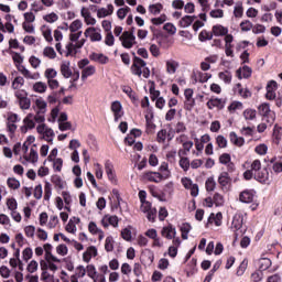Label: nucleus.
<instances>
[{
  "label": "nucleus",
  "mask_w": 282,
  "mask_h": 282,
  "mask_svg": "<svg viewBox=\"0 0 282 282\" xmlns=\"http://www.w3.org/2000/svg\"><path fill=\"white\" fill-rule=\"evenodd\" d=\"M119 41H121L122 47L131 50V47L135 45V34L130 31H124L119 37Z\"/></svg>",
  "instance_id": "obj_1"
},
{
  "label": "nucleus",
  "mask_w": 282,
  "mask_h": 282,
  "mask_svg": "<svg viewBox=\"0 0 282 282\" xmlns=\"http://www.w3.org/2000/svg\"><path fill=\"white\" fill-rule=\"evenodd\" d=\"M243 215L241 213L235 214L231 223L232 232H237L236 235H243Z\"/></svg>",
  "instance_id": "obj_2"
},
{
  "label": "nucleus",
  "mask_w": 282,
  "mask_h": 282,
  "mask_svg": "<svg viewBox=\"0 0 282 282\" xmlns=\"http://www.w3.org/2000/svg\"><path fill=\"white\" fill-rule=\"evenodd\" d=\"M36 131L37 133H40V135H43L44 140H46V142H54V130H52V128L47 127V124L42 123L39 124L36 127Z\"/></svg>",
  "instance_id": "obj_3"
},
{
  "label": "nucleus",
  "mask_w": 282,
  "mask_h": 282,
  "mask_svg": "<svg viewBox=\"0 0 282 282\" xmlns=\"http://www.w3.org/2000/svg\"><path fill=\"white\" fill-rule=\"evenodd\" d=\"M258 110L260 116H263L269 124H272V122H274L276 115H274V111L270 109L269 104H262L261 106H259Z\"/></svg>",
  "instance_id": "obj_4"
},
{
  "label": "nucleus",
  "mask_w": 282,
  "mask_h": 282,
  "mask_svg": "<svg viewBox=\"0 0 282 282\" xmlns=\"http://www.w3.org/2000/svg\"><path fill=\"white\" fill-rule=\"evenodd\" d=\"M86 41L87 40L82 39V40L76 41L75 44L72 42H68L66 44L65 56H76L77 50H80L83 47V45H85Z\"/></svg>",
  "instance_id": "obj_5"
},
{
  "label": "nucleus",
  "mask_w": 282,
  "mask_h": 282,
  "mask_svg": "<svg viewBox=\"0 0 282 282\" xmlns=\"http://www.w3.org/2000/svg\"><path fill=\"white\" fill-rule=\"evenodd\" d=\"M142 67H147V62H144V59L138 57V56H134L133 58V63H132V66H131V72L132 74H134V76H142Z\"/></svg>",
  "instance_id": "obj_6"
},
{
  "label": "nucleus",
  "mask_w": 282,
  "mask_h": 282,
  "mask_svg": "<svg viewBox=\"0 0 282 282\" xmlns=\"http://www.w3.org/2000/svg\"><path fill=\"white\" fill-rule=\"evenodd\" d=\"M17 69H18V72H20V74H22V76H24V78H26V80L41 79V73H39V72L32 73V72H30V69H26L25 66H23V65H17Z\"/></svg>",
  "instance_id": "obj_7"
},
{
  "label": "nucleus",
  "mask_w": 282,
  "mask_h": 282,
  "mask_svg": "<svg viewBox=\"0 0 282 282\" xmlns=\"http://www.w3.org/2000/svg\"><path fill=\"white\" fill-rule=\"evenodd\" d=\"M143 180H145V182H152L154 184H160V182L165 181L162 174H160V172H153V171L144 172Z\"/></svg>",
  "instance_id": "obj_8"
},
{
  "label": "nucleus",
  "mask_w": 282,
  "mask_h": 282,
  "mask_svg": "<svg viewBox=\"0 0 282 282\" xmlns=\"http://www.w3.org/2000/svg\"><path fill=\"white\" fill-rule=\"evenodd\" d=\"M84 35L86 36V39H90L93 43L102 41V34H100V31H98L96 28L86 29Z\"/></svg>",
  "instance_id": "obj_9"
},
{
  "label": "nucleus",
  "mask_w": 282,
  "mask_h": 282,
  "mask_svg": "<svg viewBox=\"0 0 282 282\" xmlns=\"http://www.w3.org/2000/svg\"><path fill=\"white\" fill-rule=\"evenodd\" d=\"M34 127H36V123L34 121V113L26 115V117L23 119V126L21 127V132L28 133V130L34 129Z\"/></svg>",
  "instance_id": "obj_10"
},
{
  "label": "nucleus",
  "mask_w": 282,
  "mask_h": 282,
  "mask_svg": "<svg viewBox=\"0 0 282 282\" xmlns=\"http://www.w3.org/2000/svg\"><path fill=\"white\" fill-rule=\"evenodd\" d=\"M145 132L149 134V135H153V133H155V129H156V126L155 123L153 122V112H149L148 115H145Z\"/></svg>",
  "instance_id": "obj_11"
},
{
  "label": "nucleus",
  "mask_w": 282,
  "mask_h": 282,
  "mask_svg": "<svg viewBox=\"0 0 282 282\" xmlns=\"http://www.w3.org/2000/svg\"><path fill=\"white\" fill-rule=\"evenodd\" d=\"M226 107V99L221 98H212L207 101V108L208 109H224Z\"/></svg>",
  "instance_id": "obj_12"
},
{
  "label": "nucleus",
  "mask_w": 282,
  "mask_h": 282,
  "mask_svg": "<svg viewBox=\"0 0 282 282\" xmlns=\"http://www.w3.org/2000/svg\"><path fill=\"white\" fill-rule=\"evenodd\" d=\"M161 235L162 237L169 240L175 239V236L177 235V230L175 229V227H173V225H167L162 228Z\"/></svg>",
  "instance_id": "obj_13"
},
{
  "label": "nucleus",
  "mask_w": 282,
  "mask_h": 282,
  "mask_svg": "<svg viewBox=\"0 0 282 282\" xmlns=\"http://www.w3.org/2000/svg\"><path fill=\"white\" fill-rule=\"evenodd\" d=\"M239 199L242 204H252V202H254V191L245 189L240 193Z\"/></svg>",
  "instance_id": "obj_14"
},
{
  "label": "nucleus",
  "mask_w": 282,
  "mask_h": 282,
  "mask_svg": "<svg viewBox=\"0 0 282 282\" xmlns=\"http://www.w3.org/2000/svg\"><path fill=\"white\" fill-rule=\"evenodd\" d=\"M111 111L115 116V122H118L120 118H122L123 112H122V104L120 101H113L111 104Z\"/></svg>",
  "instance_id": "obj_15"
},
{
  "label": "nucleus",
  "mask_w": 282,
  "mask_h": 282,
  "mask_svg": "<svg viewBox=\"0 0 282 282\" xmlns=\"http://www.w3.org/2000/svg\"><path fill=\"white\" fill-rule=\"evenodd\" d=\"M105 171L108 175V180H110L112 184H116V171H113V163H111V161H106Z\"/></svg>",
  "instance_id": "obj_16"
},
{
  "label": "nucleus",
  "mask_w": 282,
  "mask_h": 282,
  "mask_svg": "<svg viewBox=\"0 0 282 282\" xmlns=\"http://www.w3.org/2000/svg\"><path fill=\"white\" fill-rule=\"evenodd\" d=\"M87 274V269L83 265H78L75 269V274L70 276V282H78V279H84Z\"/></svg>",
  "instance_id": "obj_17"
},
{
  "label": "nucleus",
  "mask_w": 282,
  "mask_h": 282,
  "mask_svg": "<svg viewBox=\"0 0 282 282\" xmlns=\"http://www.w3.org/2000/svg\"><path fill=\"white\" fill-rule=\"evenodd\" d=\"M33 110L39 111L40 113H47V102L43 98L35 99L33 105Z\"/></svg>",
  "instance_id": "obj_18"
},
{
  "label": "nucleus",
  "mask_w": 282,
  "mask_h": 282,
  "mask_svg": "<svg viewBox=\"0 0 282 282\" xmlns=\"http://www.w3.org/2000/svg\"><path fill=\"white\" fill-rule=\"evenodd\" d=\"M166 140L171 142V140H173V137L171 135V133H169V131H166V129L160 130L156 134V142H159L160 144H164Z\"/></svg>",
  "instance_id": "obj_19"
},
{
  "label": "nucleus",
  "mask_w": 282,
  "mask_h": 282,
  "mask_svg": "<svg viewBox=\"0 0 282 282\" xmlns=\"http://www.w3.org/2000/svg\"><path fill=\"white\" fill-rule=\"evenodd\" d=\"M90 61H94L95 63H99L100 65H107L109 63V57H107L102 53H93L89 56Z\"/></svg>",
  "instance_id": "obj_20"
},
{
  "label": "nucleus",
  "mask_w": 282,
  "mask_h": 282,
  "mask_svg": "<svg viewBox=\"0 0 282 282\" xmlns=\"http://www.w3.org/2000/svg\"><path fill=\"white\" fill-rule=\"evenodd\" d=\"M111 14H113V4H108L107 8L97 10L98 19H105L106 17H111Z\"/></svg>",
  "instance_id": "obj_21"
},
{
  "label": "nucleus",
  "mask_w": 282,
  "mask_h": 282,
  "mask_svg": "<svg viewBox=\"0 0 282 282\" xmlns=\"http://www.w3.org/2000/svg\"><path fill=\"white\" fill-rule=\"evenodd\" d=\"M52 245L45 243L44 245V252L46 261H54L56 263H61V259L56 258V256L52 254Z\"/></svg>",
  "instance_id": "obj_22"
},
{
  "label": "nucleus",
  "mask_w": 282,
  "mask_h": 282,
  "mask_svg": "<svg viewBox=\"0 0 282 282\" xmlns=\"http://www.w3.org/2000/svg\"><path fill=\"white\" fill-rule=\"evenodd\" d=\"M195 19H197L195 15H185L180 20L178 25L180 28H191L195 22Z\"/></svg>",
  "instance_id": "obj_23"
},
{
  "label": "nucleus",
  "mask_w": 282,
  "mask_h": 282,
  "mask_svg": "<svg viewBox=\"0 0 282 282\" xmlns=\"http://www.w3.org/2000/svg\"><path fill=\"white\" fill-rule=\"evenodd\" d=\"M159 173L163 177V180H170L171 177V170H169V163L162 162L159 166Z\"/></svg>",
  "instance_id": "obj_24"
},
{
  "label": "nucleus",
  "mask_w": 282,
  "mask_h": 282,
  "mask_svg": "<svg viewBox=\"0 0 282 282\" xmlns=\"http://www.w3.org/2000/svg\"><path fill=\"white\" fill-rule=\"evenodd\" d=\"M268 177H270V174L268 173L267 169H262L259 171V173L254 174V180L261 184H265V182H268Z\"/></svg>",
  "instance_id": "obj_25"
},
{
  "label": "nucleus",
  "mask_w": 282,
  "mask_h": 282,
  "mask_svg": "<svg viewBox=\"0 0 282 282\" xmlns=\"http://www.w3.org/2000/svg\"><path fill=\"white\" fill-rule=\"evenodd\" d=\"M212 32H213L214 36H226V34H228V28L217 24V25L213 26Z\"/></svg>",
  "instance_id": "obj_26"
},
{
  "label": "nucleus",
  "mask_w": 282,
  "mask_h": 282,
  "mask_svg": "<svg viewBox=\"0 0 282 282\" xmlns=\"http://www.w3.org/2000/svg\"><path fill=\"white\" fill-rule=\"evenodd\" d=\"M218 184L221 186V188H226L230 184V175L228 172L220 173Z\"/></svg>",
  "instance_id": "obj_27"
},
{
  "label": "nucleus",
  "mask_w": 282,
  "mask_h": 282,
  "mask_svg": "<svg viewBox=\"0 0 282 282\" xmlns=\"http://www.w3.org/2000/svg\"><path fill=\"white\" fill-rule=\"evenodd\" d=\"M270 265H272V260H270V258H260L258 261V268L260 272L268 270Z\"/></svg>",
  "instance_id": "obj_28"
},
{
  "label": "nucleus",
  "mask_w": 282,
  "mask_h": 282,
  "mask_svg": "<svg viewBox=\"0 0 282 282\" xmlns=\"http://www.w3.org/2000/svg\"><path fill=\"white\" fill-rule=\"evenodd\" d=\"M96 74V66L89 65L82 70V80H87L89 76H94Z\"/></svg>",
  "instance_id": "obj_29"
},
{
  "label": "nucleus",
  "mask_w": 282,
  "mask_h": 282,
  "mask_svg": "<svg viewBox=\"0 0 282 282\" xmlns=\"http://www.w3.org/2000/svg\"><path fill=\"white\" fill-rule=\"evenodd\" d=\"M218 78L223 80L225 85H230L232 83V73L229 70L220 72Z\"/></svg>",
  "instance_id": "obj_30"
},
{
  "label": "nucleus",
  "mask_w": 282,
  "mask_h": 282,
  "mask_svg": "<svg viewBox=\"0 0 282 282\" xmlns=\"http://www.w3.org/2000/svg\"><path fill=\"white\" fill-rule=\"evenodd\" d=\"M24 160H26V162H31L32 164H35V162H39V152H36V149L31 148L30 154L29 155L25 154Z\"/></svg>",
  "instance_id": "obj_31"
},
{
  "label": "nucleus",
  "mask_w": 282,
  "mask_h": 282,
  "mask_svg": "<svg viewBox=\"0 0 282 282\" xmlns=\"http://www.w3.org/2000/svg\"><path fill=\"white\" fill-rule=\"evenodd\" d=\"M61 74H62V76H64V78H70L72 77V68H69V62L62 63Z\"/></svg>",
  "instance_id": "obj_32"
},
{
  "label": "nucleus",
  "mask_w": 282,
  "mask_h": 282,
  "mask_svg": "<svg viewBox=\"0 0 282 282\" xmlns=\"http://www.w3.org/2000/svg\"><path fill=\"white\" fill-rule=\"evenodd\" d=\"M33 91L35 94H45L47 91V84L44 82H37L33 85Z\"/></svg>",
  "instance_id": "obj_33"
},
{
  "label": "nucleus",
  "mask_w": 282,
  "mask_h": 282,
  "mask_svg": "<svg viewBox=\"0 0 282 282\" xmlns=\"http://www.w3.org/2000/svg\"><path fill=\"white\" fill-rule=\"evenodd\" d=\"M177 67H180V64L174 59H169L166 62V72L167 74H175L177 72Z\"/></svg>",
  "instance_id": "obj_34"
},
{
  "label": "nucleus",
  "mask_w": 282,
  "mask_h": 282,
  "mask_svg": "<svg viewBox=\"0 0 282 282\" xmlns=\"http://www.w3.org/2000/svg\"><path fill=\"white\" fill-rule=\"evenodd\" d=\"M192 149L193 141H187L186 143H183V150H178V158H182V155H188Z\"/></svg>",
  "instance_id": "obj_35"
},
{
  "label": "nucleus",
  "mask_w": 282,
  "mask_h": 282,
  "mask_svg": "<svg viewBox=\"0 0 282 282\" xmlns=\"http://www.w3.org/2000/svg\"><path fill=\"white\" fill-rule=\"evenodd\" d=\"M51 182L54 184V186H56V188H59L61 191L65 188V181H63V178H61L58 175L52 176Z\"/></svg>",
  "instance_id": "obj_36"
},
{
  "label": "nucleus",
  "mask_w": 282,
  "mask_h": 282,
  "mask_svg": "<svg viewBox=\"0 0 282 282\" xmlns=\"http://www.w3.org/2000/svg\"><path fill=\"white\" fill-rule=\"evenodd\" d=\"M192 229L193 227L191 226V224L188 223L182 224L181 225L182 239H188V232H191Z\"/></svg>",
  "instance_id": "obj_37"
},
{
  "label": "nucleus",
  "mask_w": 282,
  "mask_h": 282,
  "mask_svg": "<svg viewBox=\"0 0 282 282\" xmlns=\"http://www.w3.org/2000/svg\"><path fill=\"white\" fill-rule=\"evenodd\" d=\"M42 34L47 43H52V41H54V37H52V29H50V26H42Z\"/></svg>",
  "instance_id": "obj_38"
},
{
  "label": "nucleus",
  "mask_w": 282,
  "mask_h": 282,
  "mask_svg": "<svg viewBox=\"0 0 282 282\" xmlns=\"http://www.w3.org/2000/svg\"><path fill=\"white\" fill-rule=\"evenodd\" d=\"M7 184L9 188H12L13 191L21 188V182L14 177H9Z\"/></svg>",
  "instance_id": "obj_39"
},
{
  "label": "nucleus",
  "mask_w": 282,
  "mask_h": 282,
  "mask_svg": "<svg viewBox=\"0 0 282 282\" xmlns=\"http://www.w3.org/2000/svg\"><path fill=\"white\" fill-rule=\"evenodd\" d=\"M235 89H238V94L242 97V98H250V96H252V93H250V90L248 88H241V84H237Z\"/></svg>",
  "instance_id": "obj_40"
},
{
  "label": "nucleus",
  "mask_w": 282,
  "mask_h": 282,
  "mask_svg": "<svg viewBox=\"0 0 282 282\" xmlns=\"http://www.w3.org/2000/svg\"><path fill=\"white\" fill-rule=\"evenodd\" d=\"M216 144L218 149H226L228 147V139L226 137L219 134L216 137Z\"/></svg>",
  "instance_id": "obj_41"
},
{
  "label": "nucleus",
  "mask_w": 282,
  "mask_h": 282,
  "mask_svg": "<svg viewBox=\"0 0 282 282\" xmlns=\"http://www.w3.org/2000/svg\"><path fill=\"white\" fill-rule=\"evenodd\" d=\"M180 161H178V164L181 166L182 170L184 171H188L191 169V160H188V158L182 155L180 156Z\"/></svg>",
  "instance_id": "obj_42"
},
{
  "label": "nucleus",
  "mask_w": 282,
  "mask_h": 282,
  "mask_svg": "<svg viewBox=\"0 0 282 282\" xmlns=\"http://www.w3.org/2000/svg\"><path fill=\"white\" fill-rule=\"evenodd\" d=\"M23 85H25V79L21 76H18L12 82V89L19 90L21 89V87H23Z\"/></svg>",
  "instance_id": "obj_43"
},
{
  "label": "nucleus",
  "mask_w": 282,
  "mask_h": 282,
  "mask_svg": "<svg viewBox=\"0 0 282 282\" xmlns=\"http://www.w3.org/2000/svg\"><path fill=\"white\" fill-rule=\"evenodd\" d=\"M113 243H116V241L113 240V237L112 236H108L106 238V241H105V250H106V252H113Z\"/></svg>",
  "instance_id": "obj_44"
},
{
  "label": "nucleus",
  "mask_w": 282,
  "mask_h": 282,
  "mask_svg": "<svg viewBox=\"0 0 282 282\" xmlns=\"http://www.w3.org/2000/svg\"><path fill=\"white\" fill-rule=\"evenodd\" d=\"M57 76H58V72H56V69L54 68H46L44 72V78H46V80H52Z\"/></svg>",
  "instance_id": "obj_45"
},
{
  "label": "nucleus",
  "mask_w": 282,
  "mask_h": 282,
  "mask_svg": "<svg viewBox=\"0 0 282 282\" xmlns=\"http://www.w3.org/2000/svg\"><path fill=\"white\" fill-rule=\"evenodd\" d=\"M246 270H248V260L243 259L237 269V272H236L237 276H243V274L246 273Z\"/></svg>",
  "instance_id": "obj_46"
},
{
  "label": "nucleus",
  "mask_w": 282,
  "mask_h": 282,
  "mask_svg": "<svg viewBox=\"0 0 282 282\" xmlns=\"http://www.w3.org/2000/svg\"><path fill=\"white\" fill-rule=\"evenodd\" d=\"M210 78H212V75L208 73L198 72L196 74V80H198L199 83H208V80H210Z\"/></svg>",
  "instance_id": "obj_47"
},
{
  "label": "nucleus",
  "mask_w": 282,
  "mask_h": 282,
  "mask_svg": "<svg viewBox=\"0 0 282 282\" xmlns=\"http://www.w3.org/2000/svg\"><path fill=\"white\" fill-rule=\"evenodd\" d=\"M241 135H245V138H252L254 135V128L252 127H243L240 130Z\"/></svg>",
  "instance_id": "obj_48"
},
{
  "label": "nucleus",
  "mask_w": 282,
  "mask_h": 282,
  "mask_svg": "<svg viewBox=\"0 0 282 282\" xmlns=\"http://www.w3.org/2000/svg\"><path fill=\"white\" fill-rule=\"evenodd\" d=\"M51 162H53L54 171H56L57 173H61V171H63V159L57 158V159H54Z\"/></svg>",
  "instance_id": "obj_49"
},
{
  "label": "nucleus",
  "mask_w": 282,
  "mask_h": 282,
  "mask_svg": "<svg viewBox=\"0 0 282 282\" xmlns=\"http://www.w3.org/2000/svg\"><path fill=\"white\" fill-rule=\"evenodd\" d=\"M150 193L152 197H155L156 199H159V202H166V196L164 195V193L158 189H151Z\"/></svg>",
  "instance_id": "obj_50"
},
{
  "label": "nucleus",
  "mask_w": 282,
  "mask_h": 282,
  "mask_svg": "<svg viewBox=\"0 0 282 282\" xmlns=\"http://www.w3.org/2000/svg\"><path fill=\"white\" fill-rule=\"evenodd\" d=\"M129 12H131V8H129V7L120 8L117 11V17H118V19H120L122 21V20H124L127 14H129Z\"/></svg>",
  "instance_id": "obj_51"
},
{
  "label": "nucleus",
  "mask_w": 282,
  "mask_h": 282,
  "mask_svg": "<svg viewBox=\"0 0 282 282\" xmlns=\"http://www.w3.org/2000/svg\"><path fill=\"white\" fill-rule=\"evenodd\" d=\"M43 20L46 21V23H56V21H58V14L55 12L48 13L43 17Z\"/></svg>",
  "instance_id": "obj_52"
},
{
  "label": "nucleus",
  "mask_w": 282,
  "mask_h": 282,
  "mask_svg": "<svg viewBox=\"0 0 282 282\" xmlns=\"http://www.w3.org/2000/svg\"><path fill=\"white\" fill-rule=\"evenodd\" d=\"M245 120H254L257 118V110L254 109H246L243 111Z\"/></svg>",
  "instance_id": "obj_53"
},
{
  "label": "nucleus",
  "mask_w": 282,
  "mask_h": 282,
  "mask_svg": "<svg viewBox=\"0 0 282 282\" xmlns=\"http://www.w3.org/2000/svg\"><path fill=\"white\" fill-rule=\"evenodd\" d=\"M43 55L46 56V58H56V51H54V47L47 46L44 48Z\"/></svg>",
  "instance_id": "obj_54"
},
{
  "label": "nucleus",
  "mask_w": 282,
  "mask_h": 282,
  "mask_svg": "<svg viewBox=\"0 0 282 282\" xmlns=\"http://www.w3.org/2000/svg\"><path fill=\"white\" fill-rule=\"evenodd\" d=\"M33 120L37 122V124H43L45 122V112L35 111V115H33Z\"/></svg>",
  "instance_id": "obj_55"
},
{
  "label": "nucleus",
  "mask_w": 282,
  "mask_h": 282,
  "mask_svg": "<svg viewBox=\"0 0 282 282\" xmlns=\"http://www.w3.org/2000/svg\"><path fill=\"white\" fill-rule=\"evenodd\" d=\"M234 17H236V19H241V17H243V6L241 3L236 4L234 9Z\"/></svg>",
  "instance_id": "obj_56"
},
{
  "label": "nucleus",
  "mask_w": 282,
  "mask_h": 282,
  "mask_svg": "<svg viewBox=\"0 0 282 282\" xmlns=\"http://www.w3.org/2000/svg\"><path fill=\"white\" fill-rule=\"evenodd\" d=\"M19 105H20V109L28 110V109H30V107H32V100H30V98L26 97V98L20 100Z\"/></svg>",
  "instance_id": "obj_57"
},
{
  "label": "nucleus",
  "mask_w": 282,
  "mask_h": 282,
  "mask_svg": "<svg viewBox=\"0 0 282 282\" xmlns=\"http://www.w3.org/2000/svg\"><path fill=\"white\" fill-rule=\"evenodd\" d=\"M251 172L257 175V173H259L262 169H261V161L260 160H254L251 163Z\"/></svg>",
  "instance_id": "obj_58"
},
{
  "label": "nucleus",
  "mask_w": 282,
  "mask_h": 282,
  "mask_svg": "<svg viewBox=\"0 0 282 282\" xmlns=\"http://www.w3.org/2000/svg\"><path fill=\"white\" fill-rule=\"evenodd\" d=\"M80 28H83V21H80V20H75L69 25L70 32H78V30H80Z\"/></svg>",
  "instance_id": "obj_59"
},
{
  "label": "nucleus",
  "mask_w": 282,
  "mask_h": 282,
  "mask_svg": "<svg viewBox=\"0 0 282 282\" xmlns=\"http://www.w3.org/2000/svg\"><path fill=\"white\" fill-rule=\"evenodd\" d=\"M7 207L12 212L17 210L19 204L17 203L15 198H8L7 199Z\"/></svg>",
  "instance_id": "obj_60"
},
{
  "label": "nucleus",
  "mask_w": 282,
  "mask_h": 282,
  "mask_svg": "<svg viewBox=\"0 0 282 282\" xmlns=\"http://www.w3.org/2000/svg\"><path fill=\"white\" fill-rule=\"evenodd\" d=\"M254 151L258 155H265V153H268V145L265 143H261L256 147Z\"/></svg>",
  "instance_id": "obj_61"
},
{
  "label": "nucleus",
  "mask_w": 282,
  "mask_h": 282,
  "mask_svg": "<svg viewBox=\"0 0 282 282\" xmlns=\"http://www.w3.org/2000/svg\"><path fill=\"white\" fill-rule=\"evenodd\" d=\"M263 280V271H256L251 274L252 282H261Z\"/></svg>",
  "instance_id": "obj_62"
},
{
  "label": "nucleus",
  "mask_w": 282,
  "mask_h": 282,
  "mask_svg": "<svg viewBox=\"0 0 282 282\" xmlns=\"http://www.w3.org/2000/svg\"><path fill=\"white\" fill-rule=\"evenodd\" d=\"M240 29L242 32H250V30H252V22H250V20L242 21L240 23Z\"/></svg>",
  "instance_id": "obj_63"
},
{
  "label": "nucleus",
  "mask_w": 282,
  "mask_h": 282,
  "mask_svg": "<svg viewBox=\"0 0 282 282\" xmlns=\"http://www.w3.org/2000/svg\"><path fill=\"white\" fill-rule=\"evenodd\" d=\"M186 131V124L184 122L178 121L175 127H174V132L175 133H185Z\"/></svg>",
  "instance_id": "obj_64"
}]
</instances>
